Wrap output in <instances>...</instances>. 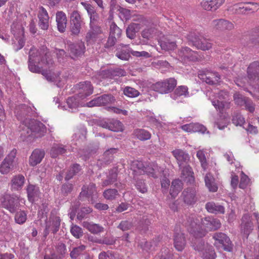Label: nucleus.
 I'll return each instance as SVG.
<instances>
[{
  "instance_id": "obj_1",
  "label": "nucleus",
  "mask_w": 259,
  "mask_h": 259,
  "mask_svg": "<svg viewBox=\"0 0 259 259\" xmlns=\"http://www.w3.org/2000/svg\"><path fill=\"white\" fill-rule=\"evenodd\" d=\"M28 68L32 72L41 73L50 81H57L58 76L50 70L48 71L54 64V61L46 47L40 51L32 48L29 51Z\"/></svg>"
},
{
  "instance_id": "obj_2",
  "label": "nucleus",
  "mask_w": 259,
  "mask_h": 259,
  "mask_svg": "<svg viewBox=\"0 0 259 259\" xmlns=\"http://www.w3.org/2000/svg\"><path fill=\"white\" fill-rule=\"evenodd\" d=\"M202 226L205 228H202L198 223L199 219L195 214H191L187 219L185 225L187 227L188 231L196 238L204 237L208 231L215 230L220 228L221 224L217 219L210 217L200 219Z\"/></svg>"
},
{
  "instance_id": "obj_3",
  "label": "nucleus",
  "mask_w": 259,
  "mask_h": 259,
  "mask_svg": "<svg viewBox=\"0 0 259 259\" xmlns=\"http://www.w3.org/2000/svg\"><path fill=\"white\" fill-rule=\"evenodd\" d=\"M131 169L132 174H134V178L136 179L137 176L146 174L154 178L161 176V174L164 175L163 168L159 167L154 162L145 166L142 161H134L131 164Z\"/></svg>"
},
{
  "instance_id": "obj_4",
  "label": "nucleus",
  "mask_w": 259,
  "mask_h": 259,
  "mask_svg": "<svg viewBox=\"0 0 259 259\" xmlns=\"http://www.w3.org/2000/svg\"><path fill=\"white\" fill-rule=\"evenodd\" d=\"M25 126L23 130L27 131V133L30 135L29 132L34 133L37 137L43 136L46 133V128L41 122H38L34 119H26L24 121Z\"/></svg>"
},
{
  "instance_id": "obj_5",
  "label": "nucleus",
  "mask_w": 259,
  "mask_h": 259,
  "mask_svg": "<svg viewBox=\"0 0 259 259\" xmlns=\"http://www.w3.org/2000/svg\"><path fill=\"white\" fill-rule=\"evenodd\" d=\"M214 240V245L219 249H223L227 251H231L233 244L230 238L222 232L215 233L213 235Z\"/></svg>"
},
{
  "instance_id": "obj_6",
  "label": "nucleus",
  "mask_w": 259,
  "mask_h": 259,
  "mask_svg": "<svg viewBox=\"0 0 259 259\" xmlns=\"http://www.w3.org/2000/svg\"><path fill=\"white\" fill-rule=\"evenodd\" d=\"M19 202L17 196L6 194L0 199V205L10 212L14 213L19 208Z\"/></svg>"
},
{
  "instance_id": "obj_7",
  "label": "nucleus",
  "mask_w": 259,
  "mask_h": 259,
  "mask_svg": "<svg viewBox=\"0 0 259 259\" xmlns=\"http://www.w3.org/2000/svg\"><path fill=\"white\" fill-rule=\"evenodd\" d=\"M177 84L176 79L174 78H169L162 81H159L153 86V90L161 94L168 93L175 89Z\"/></svg>"
},
{
  "instance_id": "obj_8",
  "label": "nucleus",
  "mask_w": 259,
  "mask_h": 259,
  "mask_svg": "<svg viewBox=\"0 0 259 259\" xmlns=\"http://www.w3.org/2000/svg\"><path fill=\"white\" fill-rule=\"evenodd\" d=\"M61 220L58 215L57 210L53 209L51 212L49 220L46 223V227L45 230L46 235L49 234L50 231L56 233L59 231L60 226Z\"/></svg>"
},
{
  "instance_id": "obj_9",
  "label": "nucleus",
  "mask_w": 259,
  "mask_h": 259,
  "mask_svg": "<svg viewBox=\"0 0 259 259\" xmlns=\"http://www.w3.org/2000/svg\"><path fill=\"white\" fill-rule=\"evenodd\" d=\"M16 153L17 150L14 149L5 158L0 165L1 173L2 174H7L12 170L14 167Z\"/></svg>"
},
{
  "instance_id": "obj_10",
  "label": "nucleus",
  "mask_w": 259,
  "mask_h": 259,
  "mask_svg": "<svg viewBox=\"0 0 259 259\" xmlns=\"http://www.w3.org/2000/svg\"><path fill=\"white\" fill-rule=\"evenodd\" d=\"M198 77L202 81L210 85L218 83L221 79L220 75L218 72L209 70L200 71Z\"/></svg>"
},
{
  "instance_id": "obj_11",
  "label": "nucleus",
  "mask_w": 259,
  "mask_h": 259,
  "mask_svg": "<svg viewBox=\"0 0 259 259\" xmlns=\"http://www.w3.org/2000/svg\"><path fill=\"white\" fill-rule=\"evenodd\" d=\"M78 96L81 99H84L91 95L93 92V87L91 82L88 81L80 82L78 84Z\"/></svg>"
},
{
  "instance_id": "obj_12",
  "label": "nucleus",
  "mask_w": 259,
  "mask_h": 259,
  "mask_svg": "<svg viewBox=\"0 0 259 259\" xmlns=\"http://www.w3.org/2000/svg\"><path fill=\"white\" fill-rule=\"evenodd\" d=\"M38 17L39 27L41 29L47 30L49 28V16L47 10L42 6L38 8Z\"/></svg>"
},
{
  "instance_id": "obj_13",
  "label": "nucleus",
  "mask_w": 259,
  "mask_h": 259,
  "mask_svg": "<svg viewBox=\"0 0 259 259\" xmlns=\"http://www.w3.org/2000/svg\"><path fill=\"white\" fill-rule=\"evenodd\" d=\"M178 55L184 61L189 60L194 61L198 59L197 52L193 51L188 47L182 48L178 52Z\"/></svg>"
},
{
  "instance_id": "obj_14",
  "label": "nucleus",
  "mask_w": 259,
  "mask_h": 259,
  "mask_svg": "<svg viewBox=\"0 0 259 259\" xmlns=\"http://www.w3.org/2000/svg\"><path fill=\"white\" fill-rule=\"evenodd\" d=\"M196 193L194 188H187L183 191L181 197L186 204L192 205L196 201Z\"/></svg>"
},
{
  "instance_id": "obj_15",
  "label": "nucleus",
  "mask_w": 259,
  "mask_h": 259,
  "mask_svg": "<svg viewBox=\"0 0 259 259\" xmlns=\"http://www.w3.org/2000/svg\"><path fill=\"white\" fill-rule=\"evenodd\" d=\"M172 153L177 160L180 168L184 164H187L189 161V156L187 153L180 149H176Z\"/></svg>"
},
{
  "instance_id": "obj_16",
  "label": "nucleus",
  "mask_w": 259,
  "mask_h": 259,
  "mask_svg": "<svg viewBox=\"0 0 259 259\" xmlns=\"http://www.w3.org/2000/svg\"><path fill=\"white\" fill-rule=\"evenodd\" d=\"M45 156V152L36 149L31 153L29 158V164L31 166H35L40 163Z\"/></svg>"
},
{
  "instance_id": "obj_17",
  "label": "nucleus",
  "mask_w": 259,
  "mask_h": 259,
  "mask_svg": "<svg viewBox=\"0 0 259 259\" xmlns=\"http://www.w3.org/2000/svg\"><path fill=\"white\" fill-rule=\"evenodd\" d=\"M253 227L250 216L248 214H244L242 218L241 224V232L248 236L253 230Z\"/></svg>"
},
{
  "instance_id": "obj_18",
  "label": "nucleus",
  "mask_w": 259,
  "mask_h": 259,
  "mask_svg": "<svg viewBox=\"0 0 259 259\" xmlns=\"http://www.w3.org/2000/svg\"><path fill=\"white\" fill-rule=\"evenodd\" d=\"M211 25L218 30H230L234 28L233 24L224 19L214 20L211 22Z\"/></svg>"
},
{
  "instance_id": "obj_19",
  "label": "nucleus",
  "mask_w": 259,
  "mask_h": 259,
  "mask_svg": "<svg viewBox=\"0 0 259 259\" xmlns=\"http://www.w3.org/2000/svg\"><path fill=\"white\" fill-rule=\"evenodd\" d=\"M157 30L155 27L150 26L143 29L141 33V36L143 40H141L143 44L147 45L149 41L156 36Z\"/></svg>"
},
{
  "instance_id": "obj_20",
  "label": "nucleus",
  "mask_w": 259,
  "mask_h": 259,
  "mask_svg": "<svg viewBox=\"0 0 259 259\" xmlns=\"http://www.w3.org/2000/svg\"><path fill=\"white\" fill-rule=\"evenodd\" d=\"M57 28L59 32H65L67 25L66 15L63 11H58L56 14Z\"/></svg>"
},
{
  "instance_id": "obj_21",
  "label": "nucleus",
  "mask_w": 259,
  "mask_h": 259,
  "mask_svg": "<svg viewBox=\"0 0 259 259\" xmlns=\"http://www.w3.org/2000/svg\"><path fill=\"white\" fill-rule=\"evenodd\" d=\"M181 178L185 181L192 183L194 181V173L192 168L187 164L181 166Z\"/></svg>"
},
{
  "instance_id": "obj_22",
  "label": "nucleus",
  "mask_w": 259,
  "mask_h": 259,
  "mask_svg": "<svg viewBox=\"0 0 259 259\" xmlns=\"http://www.w3.org/2000/svg\"><path fill=\"white\" fill-rule=\"evenodd\" d=\"M102 33L100 26H90V30L87 33L85 39L89 43L94 42Z\"/></svg>"
},
{
  "instance_id": "obj_23",
  "label": "nucleus",
  "mask_w": 259,
  "mask_h": 259,
  "mask_svg": "<svg viewBox=\"0 0 259 259\" xmlns=\"http://www.w3.org/2000/svg\"><path fill=\"white\" fill-rule=\"evenodd\" d=\"M69 48L71 54V57L74 58L83 54L85 50L84 43L82 41L70 45Z\"/></svg>"
},
{
  "instance_id": "obj_24",
  "label": "nucleus",
  "mask_w": 259,
  "mask_h": 259,
  "mask_svg": "<svg viewBox=\"0 0 259 259\" xmlns=\"http://www.w3.org/2000/svg\"><path fill=\"white\" fill-rule=\"evenodd\" d=\"M174 240L176 249L179 251H182L186 245V240L184 234L180 231L179 232L176 231Z\"/></svg>"
},
{
  "instance_id": "obj_25",
  "label": "nucleus",
  "mask_w": 259,
  "mask_h": 259,
  "mask_svg": "<svg viewBox=\"0 0 259 259\" xmlns=\"http://www.w3.org/2000/svg\"><path fill=\"white\" fill-rule=\"evenodd\" d=\"M181 128L184 131L187 132H200L204 133L206 131V128L203 125L198 123H190L183 125Z\"/></svg>"
},
{
  "instance_id": "obj_26",
  "label": "nucleus",
  "mask_w": 259,
  "mask_h": 259,
  "mask_svg": "<svg viewBox=\"0 0 259 259\" xmlns=\"http://www.w3.org/2000/svg\"><path fill=\"white\" fill-rule=\"evenodd\" d=\"M118 149L116 148H110L107 150L103 154V159L98 161V165H103L109 163L113 159V155L117 153Z\"/></svg>"
},
{
  "instance_id": "obj_27",
  "label": "nucleus",
  "mask_w": 259,
  "mask_h": 259,
  "mask_svg": "<svg viewBox=\"0 0 259 259\" xmlns=\"http://www.w3.org/2000/svg\"><path fill=\"white\" fill-rule=\"evenodd\" d=\"M205 208L209 212L212 213L218 214L225 212V208L223 206L213 202H207L205 205Z\"/></svg>"
},
{
  "instance_id": "obj_28",
  "label": "nucleus",
  "mask_w": 259,
  "mask_h": 259,
  "mask_svg": "<svg viewBox=\"0 0 259 259\" xmlns=\"http://www.w3.org/2000/svg\"><path fill=\"white\" fill-rule=\"evenodd\" d=\"M82 226L93 234H98L104 231V228L97 224L88 222H83Z\"/></svg>"
},
{
  "instance_id": "obj_29",
  "label": "nucleus",
  "mask_w": 259,
  "mask_h": 259,
  "mask_svg": "<svg viewBox=\"0 0 259 259\" xmlns=\"http://www.w3.org/2000/svg\"><path fill=\"white\" fill-rule=\"evenodd\" d=\"M183 187L182 182L179 179H176L172 182L169 193L172 197L175 198Z\"/></svg>"
},
{
  "instance_id": "obj_30",
  "label": "nucleus",
  "mask_w": 259,
  "mask_h": 259,
  "mask_svg": "<svg viewBox=\"0 0 259 259\" xmlns=\"http://www.w3.org/2000/svg\"><path fill=\"white\" fill-rule=\"evenodd\" d=\"M96 194L97 192L95 184L91 183L87 187L85 186L82 187V191L80 193L79 197L80 198L84 196L88 197L90 196L93 197L96 195Z\"/></svg>"
},
{
  "instance_id": "obj_31",
  "label": "nucleus",
  "mask_w": 259,
  "mask_h": 259,
  "mask_svg": "<svg viewBox=\"0 0 259 259\" xmlns=\"http://www.w3.org/2000/svg\"><path fill=\"white\" fill-rule=\"evenodd\" d=\"M28 198L29 201H34L39 195V188L33 185H29L27 188Z\"/></svg>"
},
{
  "instance_id": "obj_32",
  "label": "nucleus",
  "mask_w": 259,
  "mask_h": 259,
  "mask_svg": "<svg viewBox=\"0 0 259 259\" xmlns=\"http://www.w3.org/2000/svg\"><path fill=\"white\" fill-rule=\"evenodd\" d=\"M122 47V49L119 50V49L117 50L116 53V56L122 60H128L130 57V52L131 51L128 48V45H124L123 44L120 45Z\"/></svg>"
},
{
  "instance_id": "obj_33",
  "label": "nucleus",
  "mask_w": 259,
  "mask_h": 259,
  "mask_svg": "<svg viewBox=\"0 0 259 259\" xmlns=\"http://www.w3.org/2000/svg\"><path fill=\"white\" fill-rule=\"evenodd\" d=\"M117 173L116 169H112L109 172L107 179L102 182V187H107L111 185L117 181Z\"/></svg>"
},
{
  "instance_id": "obj_34",
  "label": "nucleus",
  "mask_w": 259,
  "mask_h": 259,
  "mask_svg": "<svg viewBox=\"0 0 259 259\" xmlns=\"http://www.w3.org/2000/svg\"><path fill=\"white\" fill-rule=\"evenodd\" d=\"M133 134L140 141H146L151 137L149 132L143 128H137L134 131Z\"/></svg>"
},
{
  "instance_id": "obj_35",
  "label": "nucleus",
  "mask_w": 259,
  "mask_h": 259,
  "mask_svg": "<svg viewBox=\"0 0 259 259\" xmlns=\"http://www.w3.org/2000/svg\"><path fill=\"white\" fill-rule=\"evenodd\" d=\"M141 29L139 24L132 23L130 24L126 29V36L128 38L133 39L135 38L136 33Z\"/></svg>"
},
{
  "instance_id": "obj_36",
  "label": "nucleus",
  "mask_w": 259,
  "mask_h": 259,
  "mask_svg": "<svg viewBox=\"0 0 259 259\" xmlns=\"http://www.w3.org/2000/svg\"><path fill=\"white\" fill-rule=\"evenodd\" d=\"M204 181L206 186L210 191L215 192L218 190V187L214 182V179L210 173L206 175Z\"/></svg>"
},
{
  "instance_id": "obj_37",
  "label": "nucleus",
  "mask_w": 259,
  "mask_h": 259,
  "mask_svg": "<svg viewBox=\"0 0 259 259\" xmlns=\"http://www.w3.org/2000/svg\"><path fill=\"white\" fill-rule=\"evenodd\" d=\"M66 149L62 145L54 144L50 150V155L53 158H56L61 154L65 153Z\"/></svg>"
},
{
  "instance_id": "obj_38",
  "label": "nucleus",
  "mask_w": 259,
  "mask_h": 259,
  "mask_svg": "<svg viewBox=\"0 0 259 259\" xmlns=\"http://www.w3.org/2000/svg\"><path fill=\"white\" fill-rule=\"evenodd\" d=\"M212 46V44L209 39L201 36L199 41L196 43L195 47L203 51H206L210 49Z\"/></svg>"
},
{
  "instance_id": "obj_39",
  "label": "nucleus",
  "mask_w": 259,
  "mask_h": 259,
  "mask_svg": "<svg viewBox=\"0 0 259 259\" xmlns=\"http://www.w3.org/2000/svg\"><path fill=\"white\" fill-rule=\"evenodd\" d=\"M194 237L195 239L193 241V245L194 249L201 252V254H203V252H205L206 250H207L209 247H211L208 245L207 244H205L202 240H199L197 242L196 240L198 238H196L195 237Z\"/></svg>"
},
{
  "instance_id": "obj_40",
  "label": "nucleus",
  "mask_w": 259,
  "mask_h": 259,
  "mask_svg": "<svg viewBox=\"0 0 259 259\" xmlns=\"http://www.w3.org/2000/svg\"><path fill=\"white\" fill-rule=\"evenodd\" d=\"M132 175L133 179L135 181V185L137 189L142 193H145L147 192V187L143 179H140L139 178L140 176H137V178L135 179L134 174H132Z\"/></svg>"
},
{
  "instance_id": "obj_41",
  "label": "nucleus",
  "mask_w": 259,
  "mask_h": 259,
  "mask_svg": "<svg viewBox=\"0 0 259 259\" xmlns=\"http://www.w3.org/2000/svg\"><path fill=\"white\" fill-rule=\"evenodd\" d=\"M25 178L22 175H17L13 178L11 180L12 187L15 190H18L23 186Z\"/></svg>"
},
{
  "instance_id": "obj_42",
  "label": "nucleus",
  "mask_w": 259,
  "mask_h": 259,
  "mask_svg": "<svg viewBox=\"0 0 259 259\" xmlns=\"http://www.w3.org/2000/svg\"><path fill=\"white\" fill-rule=\"evenodd\" d=\"M98 105L100 106H104L113 103L115 99L111 95L105 94L97 98Z\"/></svg>"
},
{
  "instance_id": "obj_43",
  "label": "nucleus",
  "mask_w": 259,
  "mask_h": 259,
  "mask_svg": "<svg viewBox=\"0 0 259 259\" xmlns=\"http://www.w3.org/2000/svg\"><path fill=\"white\" fill-rule=\"evenodd\" d=\"M201 36L198 32L193 31L189 32L185 35V37L189 42H192L193 45L195 47L196 43L199 41Z\"/></svg>"
},
{
  "instance_id": "obj_44",
  "label": "nucleus",
  "mask_w": 259,
  "mask_h": 259,
  "mask_svg": "<svg viewBox=\"0 0 259 259\" xmlns=\"http://www.w3.org/2000/svg\"><path fill=\"white\" fill-rule=\"evenodd\" d=\"M81 170L80 166L78 164H73L71 167L70 169L67 171L66 175L65 177L66 181H68L72 179L73 177L77 175Z\"/></svg>"
},
{
  "instance_id": "obj_45",
  "label": "nucleus",
  "mask_w": 259,
  "mask_h": 259,
  "mask_svg": "<svg viewBox=\"0 0 259 259\" xmlns=\"http://www.w3.org/2000/svg\"><path fill=\"white\" fill-rule=\"evenodd\" d=\"M189 95L188 88L185 85L179 86L175 91L172 98L176 99L177 97L184 96L187 97Z\"/></svg>"
},
{
  "instance_id": "obj_46",
  "label": "nucleus",
  "mask_w": 259,
  "mask_h": 259,
  "mask_svg": "<svg viewBox=\"0 0 259 259\" xmlns=\"http://www.w3.org/2000/svg\"><path fill=\"white\" fill-rule=\"evenodd\" d=\"M118 195V191L115 189H108L103 192L104 197L108 200H115Z\"/></svg>"
},
{
  "instance_id": "obj_47",
  "label": "nucleus",
  "mask_w": 259,
  "mask_h": 259,
  "mask_svg": "<svg viewBox=\"0 0 259 259\" xmlns=\"http://www.w3.org/2000/svg\"><path fill=\"white\" fill-rule=\"evenodd\" d=\"M108 130L113 132H118L122 130V124L117 120L109 119Z\"/></svg>"
},
{
  "instance_id": "obj_48",
  "label": "nucleus",
  "mask_w": 259,
  "mask_h": 259,
  "mask_svg": "<svg viewBox=\"0 0 259 259\" xmlns=\"http://www.w3.org/2000/svg\"><path fill=\"white\" fill-rule=\"evenodd\" d=\"M85 248L86 246L84 245L74 247L70 253V257L72 259H76L79 255L83 253Z\"/></svg>"
},
{
  "instance_id": "obj_49",
  "label": "nucleus",
  "mask_w": 259,
  "mask_h": 259,
  "mask_svg": "<svg viewBox=\"0 0 259 259\" xmlns=\"http://www.w3.org/2000/svg\"><path fill=\"white\" fill-rule=\"evenodd\" d=\"M159 44L162 50L165 51L173 50L176 48V44L174 41L169 40L160 41Z\"/></svg>"
},
{
  "instance_id": "obj_50",
  "label": "nucleus",
  "mask_w": 259,
  "mask_h": 259,
  "mask_svg": "<svg viewBox=\"0 0 259 259\" xmlns=\"http://www.w3.org/2000/svg\"><path fill=\"white\" fill-rule=\"evenodd\" d=\"M99 259H122L118 254L111 251L102 252L99 255Z\"/></svg>"
},
{
  "instance_id": "obj_51",
  "label": "nucleus",
  "mask_w": 259,
  "mask_h": 259,
  "mask_svg": "<svg viewBox=\"0 0 259 259\" xmlns=\"http://www.w3.org/2000/svg\"><path fill=\"white\" fill-rule=\"evenodd\" d=\"M123 94L125 96L130 98H135L140 95V92L135 89L126 87L123 90Z\"/></svg>"
},
{
  "instance_id": "obj_52",
  "label": "nucleus",
  "mask_w": 259,
  "mask_h": 259,
  "mask_svg": "<svg viewBox=\"0 0 259 259\" xmlns=\"http://www.w3.org/2000/svg\"><path fill=\"white\" fill-rule=\"evenodd\" d=\"M109 70L110 73V78H114L116 77H122L126 75L125 71L121 68H110L109 69Z\"/></svg>"
},
{
  "instance_id": "obj_53",
  "label": "nucleus",
  "mask_w": 259,
  "mask_h": 259,
  "mask_svg": "<svg viewBox=\"0 0 259 259\" xmlns=\"http://www.w3.org/2000/svg\"><path fill=\"white\" fill-rule=\"evenodd\" d=\"M110 35L115 36L118 39L120 37L121 35V30L113 22L110 24Z\"/></svg>"
},
{
  "instance_id": "obj_54",
  "label": "nucleus",
  "mask_w": 259,
  "mask_h": 259,
  "mask_svg": "<svg viewBox=\"0 0 259 259\" xmlns=\"http://www.w3.org/2000/svg\"><path fill=\"white\" fill-rule=\"evenodd\" d=\"M110 70L109 69L100 70L97 72L94 76V78L97 79L99 81L105 78H110Z\"/></svg>"
},
{
  "instance_id": "obj_55",
  "label": "nucleus",
  "mask_w": 259,
  "mask_h": 259,
  "mask_svg": "<svg viewBox=\"0 0 259 259\" xmlns=\"http://www.w3.org/2000/svg\"><path fill=\"white\" fill-rule=\"evenodd\" d=\"M197 157L199 160L201 166L204 170H205L207 167V163L204 152L203 150H198L196 154Z\"/></svg>"
},
{
  "instance_id": "obj_56",
  "label": "nucleus",
  "mask_w": 259,
  "mask_h": 259,
  "mask_svg": "<svg viewBox=\"0 0 259 259\" xmlns=\"http://www.w3.org/2000/svg\"><path fill=\"white\" fill-rule=\"evenodd\" d=\"M27 219V214L24 211L17 212L15 216V221L19 224H24Z\"/></svg>"
},
{
  "instance_id": "obj_57",
  "label": "nucleus",
  "mask_w": 259,
  "mask_h": 259,
  "mask_svg": "<svg viewBox=\"0 0 259 259\" xmlns=\"http://www.w3.org/2000/svg\"><path fill=\"white\" fill-rule=\"evenodd\" d=\"M133 227V223L132 221L128 220H124L120 222L117 228L120 230L125 231L130 230Z\"/></svg>"
},
{
  "instance_id": "obj_58",
  "label": "nucleus",
  "mask_w": 259,
  "mask_h": 259,
  "mask_svg": "<svg viewBox=\"0 0 259 259\" xmlns=\"http://www.w3.org/2000/svg\"><path fill=\"white\" fill-rule=\"evenodd\" d=\"M234 100L236 104L240 106H243L248 98L244 97L239 93H235L233 96Z\"/></svg>"
},
{
  "instance_id": "obj_59",
  "label": "nucleus",
  "mask_w": 259,
  "mask_h": 259,
  "mask_svg": "<svg viewBox=\"0 0 259 259\" xmlns=\"http://www.w3.org/2000/svg\"><path fill=\"white\" fill-rule=\"evenodd\" d=\"M68 107L71 109H76L79 105L78 100L74 96L69 97L67 100Z\"/></svg>"
},
{
  "instance_id": "obj_60",
  "label": "nucleus",
  "mask_w": 259,
  "mask_h": 259,
  "mask_svg": "<svg viewBox=\"0 0 259 259\" xmlns=\"http://www.w3.org/2000/svg\"><path fill=\"white\" fill-rule=\"evenodd\" d=\"M70 231L72 235L76 238H79L83 235L82 229L77 225L73 226Z\"/></svg>"
},
{
  "instance_id": "obj_61",
  "label": "nucleus",
  "mask_w": 259,
  "mask_h": 259,
  "mask_svg": "<svg viewBox=\"0 0 259 259\" xmlns=\"http://www.w3.org/2000/svg\"><path fill=\"white\" fill-rule=\"evenodd\" d=\"M232 122L235 125L242 126L245 122V119L241 114H236L233 117Z\"/></svg>"
},
{
  "instance_id": "obj_62",
  "label": "nucleus",
  "mask_w": 259,
  "mask_h": 259,
  "mask_svg": "<svg viewBox=\"0 0 259 259\" xmlns=\"http://www.w3.org/2000/svg\"><path fill=\"white\" fill-rule=\"evenodd\" d=\"M81 5L87 11L89 17L97 13L94 7L90 4L81 2Z\"/></svg>"
},
{
  "instance_id": "obj_63",
  "label": "nucleus",
  "mask_w": 259,
  "mask_h": 259,
  "mask_svg": "<svg viewBox=\"0 0 259 259\" xmlns=\"http://www.w3.org/2000/svg\"><path fill=\"white\" fill-rule=\"evenodd\" d=\"M204 259H215L216 255L212 247H209L208 250L201 254Z\"/></svg>"
},
{
  "instance_id": "obj_64",
  "label": "nucleus",
  "mask_w": 259,
  "mask_h": 259,
  "mask_svg": "<svg viewBox=\"0 0 259 259\" xmlns=\"http://www.w3.org/2000/svg\"><path fill=\"white\" fill-rule=\"evenodd\" d=\"M151 224V222L149 219H143V221L140 222L139 230L142 233H145L148 230V226Z\"/></svg>"
}]
</instances>
